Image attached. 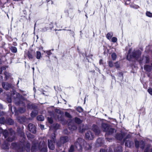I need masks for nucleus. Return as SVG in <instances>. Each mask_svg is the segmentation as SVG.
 <instances>
[{"mask_svg":"<svg viewBox=\"0 0 152 152\" xmlns=\"http://www.w3.org/2000/svg\"><path fill=\"white\" fill-rule=\"evenodd\" d=\"M25 109L24 108H20L19 109V112L21 113H22L25 112Z\"/></svg>","mask_w":152,"mask_h":152,"instance_id":"473e14b6","label":"nucleus"},{"mask_svg":"<svg viewBox=\"0 0 152 152\" xmlns=\"http://www.w3.org/2000/svg\"><path fill=\"white\" fill-rule=\"evenodd\" d=\"M86 148H86V149L87 150H88V149H90L91 148V146L90 145L88 144V145H86Z\"/></svg>","mask_w":152,"mask_h":152,"instance_id":"a18cd8bd","label":"nucleus"},{"mask_svg":"<svg viewBox=\"0 0 152 152\" xmlns=\"http://www.w3.org/2000/svg\"><path fill=\"white\" fill-rule=\"evenodd\" d=\"M4 122V118L2 117V116H1V117L0 118V123L1 124H3Z\"/></svg>","mask_w":152,"mask_h":152,"instance_id":"c85d7f7f","label":"nucleus"},{"mask_svg":"<svg viewBox=\"0 0 152 152\" xmlns=\"http://www.w3.org/2000/svg\"><path fill=\"white\" fill-rule=\"evenodd\" d=\"M8 123L10 125H12L13 124V121L11 119H9L8 120Z\"/></svg>","mask_w":152,"mask_h":152,"instance_id":"cd10ccee","label":"nucleus"},{"mask_svg":"<svg viewBox=\"0 0 152 152\" xmlns=\"http://www.w3.org/2000/svg\"><path fill=\"white\" fill-rule=\"evenodd\" d=\"M2 85L3 88L6 90H8L11 87L10 84L7 83H2Z\"/></svg>","mask_w":152,"mask_h":152,"instance_id":"ddd939ff","label":"nucleus"},{"mask_svg":"<svg viewBox=\"0 0 152 152\" xmlns=\"http://www.w3.org/2000/svg\"><path fill=\"white\" fill-rule=\"evenodd\" d=\"M51 50L44 51V52L45 53H46L49 56L52 54V53L51 52Z\"/></svg>","mask_w":152,"mask_h":152,"instance_id":"ea45409f","label":"nucleus"},{"mask_svg":"<svg viewBox=\"0 0 152 152\" xmlns=\"http://www.w3.org/2000/svg\"><path fill=\"white\" fill-rule=\"evenodd\" d=\"M26 150L27 152H28L30 151V145L29 143H28L27 144V146Z\"/></svg>","mask_w":152,"mask_h":152,"instance_id":"f704fd0d","label":"nucleus"},{"mask_svg":"<svg viewBox=\"0 0 152 152\" xmlns=\"http://www.w3.org/2000/svg\"><path fill=\"white\" fill-rule=\"evenodd\" d=\"M28 107L29 109L33 108H34V107L33 104H31V105L30 104H28Z\"/></svg>","mask_w":152,"mask_h":152,"instance_id":"37998d69","label":"nucleus"},{"mask_svg":"<svg viewBox=\"0 0 152 152\" xmlns=\"http://www.w3.org/2000/svg\"><path fill=\"white\" fill-rule=\"evenodd\" d=\"M84 142V140L83 139L81 138L78 139L77 141L75 143V145L78 151H81L82 150V145H83Z\"/></svg>","mask_w":152,"mask_h":152,"instance_id":"423d86ee","label":"nucleus"},{"mask_svg":"<svg viewBox=\"0 0 152 152\" xmlns=\"http://www.w3.org/2000/svg\"><path fill=\"white\" fill-rule=\"evenodd\" d=\"M38 112L36 110L33 111L31 113V116L32 117H35L37 114Z\"/></svg>","mask_w":152,"mask_h":152,"instance_id":"412c9836","label":"nucleus"},{"mask_svg":"<svg viewBox=\"0 0 152 152\" xmlns=\"http://www.w3.org/2000/svg\"><path fill=\"white\" fill-rule=\"evenodd\" d=\"M40 127L41 128V129H43L44 128V125H40Z\"/></svg>","mask_w":152,"mask_h":152,"instance_id":"8fccbe9b","label":"nucleus"},{"mask_svg":"<svg viewBox=\"0 0 152 152\" xmlns=\"http://www.w3.org/2000/svg\"><path fill=\"white\" fill-rule=\"evenodd\" d=\"M3 134L6 141L4 142L2 147L4 149H7L9 146L8 142H11L15 139V133L11 129L8 132L6 130H4L3 132Z\"/></svg>","mask_w":152,"mask_h":152,"instance_id":"f257e3e1","label":"nucleus"},{"mask_svg":"<svg viewBox=\"0 0 152 152\" xmlns=\"http://www.w3.org/2000/svg\"><path fill=\"white\" fill-rule=\"evenodd\" d=\"M32 69H33V70H34V67Z\"/></svg>","mask_w":152,"mask_h":152,"instance_id":"680f3d73","label":"nucleus"},{"mask_svg":"<svg viewBox=\"0 0 152 152\" xmlns=\"http://www.w3.org/2000/svg\"><path fill=\"white\" fill-rule=\"evenodd\" d=\"M102 143V140L101 138H99L96 141V143L99 144H100Z\"/></svg>","mask_w":152,"mask_h":152,"instance_id":"bb28decb","label":"nucleus"},{"mask_svg":"<svg viewBox=\"0 0 152 152\" xmlns=\"http://www.w3.org/2000/svg\"><path fill=\"white\" fill-rule=\"evenodd\" d=\"M75 121L76 123L80 124L82 122V121L79 118H76L75 119Z\"/></svg>","mask_w":152,"mask_h":152,"instance_id":"5701e85b","label":"nucleus"},{"mask_svg":"<svg viewBox=\"0 0 152 152\" xmlns=\"http://www.w3.org/2000/svg\"><path fill=\"white\" fill-rule=\"evenodd\" d=\"M34 91H35V88H34Z\"/></svg>","mask_w":152,"mask_h":152,"instance_id":"052dcab7","label":"nucleus"},{"mask_svg":"<svg viewBox=\"0 0 152 152\" xmlns=\"http://www.w3.org/2000/svg\"><path fill=\"white\" fill-rule=\"evenodd\" d=\"M109 66L111 67H112L114 66V65L113 62L111 61H109Z\"/></svg>","mask_w":152,"mask_h":152,"instance_id":"58836bf2","label":"nucleus"},{"mask_svg":"<svg viewBox=\"0 0 152 152\" xmlns=\"http://www.w3.org/2000/svg\"><path fill=\"white\" fill-rule=\"evenodd\" d=\"M86 138L90 140H92L94 137V135L91 133V132L88 131L86 134H85Z\"/></svg>","mask_w":152,"mask_h":152,"instance_id":"9b49d317","label":"nucleus"},{"mask_svg":"<svg viewBox=\"0 0 152 152\" xmlns=\"http://www.w3.org/2000/svg\"><path fill=\"white\" fill-rule=\"evenodd\" d=\"M135 145L137 148H138L139 146L141 148H143L145 142L143 141H141L139 142L138 141L136 140L135 141Z\"/></svg>","mask_w":152,"mask_h":152,"instance_id":"6e6552de","label":"nucleus"},{"mask_svg":"<svg viewBox=\"0 0 152 152\" xmlns=\"http://www.w3.org/2000/svg\"><path fill=\"white\" fill-rule=\"evenodd\" d=\"M117 148L114 149V152H121L122 151V148L121 146H117Z\"/></svg>","mask_w":152,"mask_h":152,"instance_id":"f3484780","label":"nucleus"},{"mask_svg":"<svg viewBox=\"0 0 152 152\" xmlns=\"http://www.w3.org/2000/svg\"><path fill=\"white\" fill-rule=\"evenodd\" d=\"M5 69V68L4 67H3L1 68V70H0V74H1L2 70Z\"/></svg>","mask_w":152,"mask_h":152,"instance_id":"09e8293b","label":"nucleus"},{"mask_svg":"<svg viewBox=\"0 0 152 152\" xmlns=\"http://www.w3.org/2000/svg\"><path fill=\"white\" fill-rule=\"evenodd\" d=\"M133 142L132 141L128 140H127L125 142V146L126 147H130L133 145Z\"/></svg>","mask_w":152,"mask_h":152,"instance_id":"4468645a","label":"nucleus"},{"mask_svg":"<svg viewBox=\"0 0 152 152\" xmlns=\"http://www.w3.org/2000/svg\"><path fill=\"white\" fill-rule=\"evenodd\" d=\"M42 48H43L42 47L41 48V49H42Z\"/></svg>","mask_w":152,"mask_h":152,"instance_id":"774afa93","label":"nucleus"},{"mask_svg":"<svg viewBox=\"0 0 152 152\" xmlns=\"http://www.w3.org/2000/svg\"><path fill=\"white\" fill-rule=\"evenodd\" d=\"M148 92L151 95H152V89L149 88L148 89Z\"/></svg>","mask_w":152,"mask_h":152,"instance_id":"c03bdc74","label":"nucleus"},{"mask_svg":"<svg viewBox=\"0 0 152 152\" xmlns=\"http://www.w3.org/2000/svg\"><path fill=\"white\" fill-rule=\"evenodd\" d=\"M145 58L146 60V63H148L149 62L148 58V57H145Z\"/></svg>","mask_w":152,"mask_h":152,"instance_id":"49530a36","label":"nucleus"},{"mask_svg":"<svg viewBox=\"0 0 152 152\" xmlns=\"http://www.w3.org/2000/svg\"><path fill=\"white\" fill-rule=\"evenodd\" d=\"M71 33L73 36L75 34L74 33L73 31H72Z\"/></svg>","mask_w":152,"mask_h":152,"instance_id":"6e6d98bb","label":"nucleus"},{"mask_svg":"<svg viewBox=\"0 0 152 152\" xmlns=\"http://www.w3.org/2000/svg\"><path fill=\"white\" fill-rule=\"evenodd\" d=\"M92 130L95 133L96 135H98L100 133V130L98 127L96 125H94Z\"/></svg>","mask_w":152,"mask_h":152,"instance_id":"f8f14e48","label":"nucleus"},{"mask_svg":"<svg viewBox=\"0 0 152 152\" xmlns=\"http://www.w3.org/2000/svg\"><path fill=\"white\" fill-rule=\"evenodd\" d=\"M113 35V33L112 32H110L107 33L106 35V37L108 39L110 40Z\"/></svg>","mask_w":152,"mask_h":152,"instance_id":"dca6fc26","label":"nucleus"},{"mask_svg":"<svg viewBox=\"0 0 152 152\" xmlns=\"http://www.w3.org/2000/svg\"><path fill=\"white\" fill-rule=\"evenodd\" d=\"M48 120L49 123H50V124L52 123L53 122V120L52 118V117L51 118L48 117Z\"/></svg>","mask_w":152,"mask_h":152,"instance_id":"c9c22d12","label":"nucleus"},{"mask_svg":"<svg viewBox=\"0 0 152 152\" xmlns=\"http://www.w3.org/2000/svg\"><path fill=\"white\" fill-rule=\"evenodd\" d=\"M107 139L108 140V141H109V138H107Z\"/></svg>","mask_w":152,"mask_h":152,"instance_id":"bf43d9fd","label":"nucleus"},{"mask_svg":"<svg viewBox=\"0 0 152 152\" xmlns=\"http://www.w3.org/2000/svg\"><path fill=\"white\" fill-rule=\"evenodd\" d=\"M74 150V146L72 145H71L69 150V152H73Z\"/></svg>","mask_w":152,"mask_h":152,"instance_id":"a878e982","label":"nucleus"},{"mask_svg":"<svg viewBox=\"0 0 152 152\" xmlns=\"http://www.w3.org/2000/svg\"><path fill=\"white\" fill-rule=\"evenodd\" d=\"M58 116V120L60 121H62L63 120V118L62 116L61 115V114H59V115H57Z\"/></svg>","mask_w":152,"mask_h":152,"instance_id":"c756f323","label":"nucleus"},{"mask_svg":"<svg viewBox=\"0 0 152 152\" xmlns=\"http://www.w3.org/2000/svg\"><path fill=\"white\" fill-rule=\"evenodd\" d=\"M27 136L28 137H29L30 138H32L33 137V136L30 134H27Z\"/></svg>","mask_w":152,"mask_h":152,"instance_id":"3c124183","label":"nucleus"},{"mask_svg":"<svg viewBox=\"0 0 152 152\" xmlns=\"http://www.w3.org/2000/svg\"><path fill=\"white\" fill-rule=\"evenodd\" d=\"M82 132H83V129H82Z\"/></svg>","mask_w":152,"mask_h":152,"instance_id":"0e129e2a","label":"nucleus"},{"mask_svg":"<svg viewBox=\"0 0 152 152\" xmlns=\"http://www.w3.org/2000/svg\"><path fill=\"white\" fill-rule=\"evenodd\" d=\"M102 61V60L101 59L100 60V61H99V63L100 64H101V63Z\"/></svg>","mask_w":152,"mask_h":152,"instance_id":"4d7b16f0","label":"nucleus"},{"mask_svg":"<svg viewBox=\"0 0 152 152\" xmlns=\"http://www.w3.org/2000/svg\"><path fill=\"white\" fill-rule=\"evenodd\" d=\"M125 136V134L123 133H121L120 134H117L116 136V138L118 140H121L123 138H124V141L128 137H130L129 135H128L127 136V137L126 138H124V137Z\"/></svg>","mask_w":152,"mask_h":152,"instance_id":"9d476101","label":"nucleus"},{"mask_svg":"<svg viewBox=\"0 0 152 152\" xmlns=\"http://www.w3.org/2000/svg\"><path fill=\"white\" fill-rule=\"evenodd\" d=\"M4 75H5L6 77L7 78L10 76V74L7 72H5Z\"/></svg>","mask_w":152,"mask_h":152,"instance_id":"79ce46f5","label":"nucleus"},{"mask_svg":"<svg viewBox=\"0 0 152 152\" xmlns=\"http://www.w3.org/2000/svg\"><path fill=\"white\" fill-rule=\"evenodd\" d=\"M42 48H43L42 47L41 48V49H42Z\"/></svg>","mask_w":152,"mask_h":152,"instance_id":"338daca9","label":"nucleus"},{"mask_svg":"<svg viewBox=\"0 0 152 152\" xmlns=\"http://www.w3.org/2000/svg\"><path fill=\"white\" fill-rule=\"evenodd\" d=\"M61 143L59 142H57V145L58 146H60L61 144L64 143L69 141L68 137L67 136L62 137L60 138Z\"/></svg>","mask_w":152,"mask_h":152,"instance_id":"0eeeda50","label":"nucleus"},{"mask_svg":"<svg viewBox=\"0 0 152 152\" xmlns=\"http://www.w3.org/2000/svg\"><path fill=\"white\" fill-rule=\"evenodd\" d=\"M141 52L140 50L134 51L132 53V55L130 56L131 58H134L139 61L142 60L141 57Z\"/></svg>","mask_w":152,"mask_h":152,"instance_id":"20e7f679","label":"nucleus"},{"mask_svg":"<svg viewBox=\"0 0 152 152\" xmlns=\"http://www.w3.org/2000/svg\"><path fill=\"white\" fill-rule=\"evenodd\" d=\"M7 100L9 103H11L12 101L11 99L10 98H8L7 99Z\"/></svg>","mask_w":152,"mask_h":152,"instance_id":"de8ad7c7","label":"nucleus"},{"mask_svg":"<svg viewBox=\"0 0 152 152\" xmlns=\"http://www.w3.org/2000/svg\"><path fill=\"white\" fill-rule=\"evenodd\" d=\"M144 69L145 70L148 72H150L152 69V67L148 65L144 66Z\"/></svg>","mask_w":152,"mask_h":152,"instance_id":"2eb2a0df","label":"nucleus"},{"mask_svg":"<svg viewBox=\"0 0 152 152\" xmlns=\"http://www.w3.org/2000/svg\"><path fill=\"white\" fill-rule=\"evenodd\" d=\"M37 119L38 121H43L44 119V118L42 115H40L37 116Z\"/></svg>","mask_w":152,"mask_h":152,"instance_id":"a211bd4d","label":"nucleus"},{"mask_svg":"<svg viewBox=\"0 0 152 152\" xmlns=\"http://www.w3.org/2000/svg\"><path fill=\"white\" fill-rule=\"evenodd\" d=\"M149 150V148H147L146 149L145 151H144V152H148V151Z\"/></svg>","mask_w":152,"mask_h":152,"instance_id":"864d4df0","label":"nucleus"},{"mask_svg":"<svg viewBox=\"0 0 152 152\" xmlns=\"http://www.w3.org/2000/svg\"><path fill=\"white\" fill-rule=\"evenodd\" d=\"M86 17L87 18H88V17H87V15H86Z\"/></svg>","mask_w":152,"mask_h":152,"instance_id":"e2e57ef3","label":"nucleus"},{"mask_svg":"<svg viewBox=\"0 0 152 152\" xmlns=\"http://www.w3.org/2000/svg\"><path fill=\"white\" fill-rule=\"evenodd\" d=\"M69 128L71 130H75L77 129V128L75 126H72V127H70L69 126Z\"/></svg>","mask_w":152,"mask_h":152,"instance_id":"4c0bfd02","label":"nucleus"},{"mask_svg":"<svg viewBox=\"0 0 152 152\" xmlns=\"http://www.w3.org/2000/svg\"><path fill=\"white\" fill-rule=\"evenodd\" d=\"M46 144L44 141L40 142L39 145L37 143H33L32 146L31 151L35 152V151L38 148L41 151L45 152L46 151Z\"/></svg>","mask_w":152,"mask_h":152,"instance_id":"f03ea898","label":"nucleus"},{"mask_svg":"<svg viewBox=\"0 0 152 152\" xmlns=\"http://www.w3.org/2000/svg\"><path fill=\"white\" fill-rule=\"evenodd\" d=\"M65 115L67 117L69 118H71V117H72L71 115L68 113L66 112L65 113Z\"/></svg>","mask_w":152,"mask_h":152,"instance_id":"e433bc0d","label":"nucleus"},{"mask_svg":"<svg viewBox=\"0 0 152 152\" xmlns=\"http://www.w3.org/2000/svg\"><path fill=\"white\" fill-rule=\"evenodd\" d=\"M41 57V53L39 51L37 52V58L38 59H40Z\"/></svg>","mask_w":152,"mask_h":152,"instance_id":"4be33fe9","label":"nucleus"},{"mask_svg":"<svg viewBox=\"0 0 152 152\" xmlns=\"http://www.w3.org/2000/svg\"><path fill=\"white\" fill-rule=\"evenodd\" d=\"M51 129V127H50V129Z\"/></svg>","mask_w":152,"mask_h":152,"instance_id":"69168bd1","label":"nucleus"},{"mask_svg":"<svg viewBox=\"0 0 152 152\" xmlns=\"http://www.w3.org/2000/svg\"><path fill=\"white\" fill-rule=\"evenodd\" d=\"M55 134L53 133L51 137V140H48V146L49 148L51 150H53L54 148V143L55 141Z\"/></svg>","mask_w":152,"mask_h":152,"instance_id":"39448f33","label":"nucleus"},{"mask_svg":"<svg viewBox=\"0 0 152 152\" xmlns=\"http://www.w3.org/2000/svg\"><path fill=\"white\" fill-rule=\"evenodd\" d=\"M2 92V90L1 88H0V93Z\"/></svg>","mask_w":152,"mask_h":152,"instance_id":"13d9d810","label":"nucleus"},{"mask_svg":"<svg viewBox=\"0 0 152 152\" xmlns=\"http://www.w3.org/2000/svg\"><path fill=\"white\" fill-rule=\"evenodd\" d=\"M146 15L150 18H152V13L149 11H147L146 13Z\"/></svg>","mask_w":152,"mask_h":152,"instance_id":"b1692460","label":"nucleus"},{"mask_svg":"<svg viewBox=\"0 0 152 152\" xmlns=\"http://www.w3.org/2000/svg\"><path fill=\"white\" fill-rule=\"evenodd\" d=\"M59 126V125L58 124H56L53 125V127L55 129H58Z\"/></svg>","mask_w":152,"mask_h":152,"instance_id":"7c9ffc66","label":"nucleus"},{"mask_svg":"<svg viewBox=\"0 0 152 152\" xmlns=\"http://www.w3.org/2000/svg\"><path fill=\"white\" fill-rule=\"evenodd\" d=\"M3 108V105L0 103V109H2Z\"/></svg>","mask_w":152,"mask_h":152,"instance_id":"5fc2aeb1","label":"nucleus"},{"mask_svg":"<svg viewBox=\"0 0 152 152\" xmlns=\"http://www.w3.org/2000/svg\"><path fill=\"white\" fill-rule=\"evenodd\" d=\"M112 58L113 60H115L116 58V55L115 53H113L111 55Z\"/></svg>","mask_w":152,"mask_h":152,"instance_id":"393cba45","label":"nucleus"},{"mask_svg":"<svg viewBox=\"0 0 152 152\" xmlns=\"http://www.w3.org/2000/svg\"><path fill=\"white\" fill-rule=\"evenodd\" d=\"M48 112L49 113L50 116H52L53 115V113L52 112L48 111Z\"/></svg>","mask_w":152,"mask_h":152,"instance_id":"603ef678","label":"nucleus"},{"mask_svg":"<svg viewBox=\"0 0 152 152\" xmlns=\"http://www.w3.org/2000/svg\"><path fill=\"white\" fill-rule=\"evenodd\" d=\"M114 64L116 68H118L119 67L120 65L118 62L115 63Z\"/></svg>","mask_w":152,"mask_h":152,"instance_id":"a19ab883","label":"nucleus"},{"mask_svg":"<svg viewBox=\"0 0 152 152\" xmlns=\"http://www.w3.org/2000/svg\"><path fill=\"white\" fill-rule=\"evenodd\" d=\"M11 51L14 53H16L17 52V50L16 47H12L10 48Z\"/></svg>","mask_w":152,"mask_h":152,"instance_id":"6ab92c4d","label":"nucleus"},{"mask_svg":"<svg viewBox=\"0 0 152 152\" xmlns=\"http://www.w3.org/2000/svg\"><path fill=\"white\" fill-rule=\"evenodd\" d=\"M77 110L79 112H81L83 111V110L82 107H78L77 108Z\"/></svg>","mask_w":152,"mask_h":152,"instance_id":"72a5a7b5","label":"nucleus"},{"mask_svg":"<svg viewBox=\"0 0 152 152\" xmlns=\"http://www.w3.org/2000/svg\"><path fill=\"white\" fill-rule=\"evenodd\" d=\"M117 41V39L116 37H114L111 39V41L113 42H115Z\"/></svg>","mask_w":152,"mask_h":152,"instance_id":"2f4dec72","label":"nucleus"},{"mask_svg":"<svg viewBox=\"0 0 152 152\" xmlns=\"http://www.w3.org/2000/svg\"><path fill=\"white\" fill-rule=\"evenodd\" d=\"M102 128L103 130L106 132V135H111L115 132V129L111 128L107 124L105 123H102Z\"/></svg>","mask_w":152,"mask_h":152,"instance_id":"7ed1b4c3","label":"nucleus"},{"mask_svg":"<svg viewBox=\"0 0 152 152\" xmlns=\"http://www.w3.org/2000/svg\"><path fill=\"white\" fill-rule=\"evenodd\" d=\"M27 55L28 58L30 60L32 59L33 58V56L31 52L28 51Z\"/></svg>","mask_w":152,"mask_h":152,"instance_id":"aec40b11","label":"nucleus"},{"mask_svg":"<svg viewBox=\"0 0 152 152\" xmlns=\"http://www.w3.org/2000/svg\"><path fill=\"white\" fill-rule=\"evenodd\" d=\"M28 127L29 130L31 132L35 133L36 132L35 126L32 124H29L28 125Z\"/></svg>","mask_w":152,"mask_h":152,"instance_id":"1a4fd4ad","label":"nucleus"}]
</instances>
